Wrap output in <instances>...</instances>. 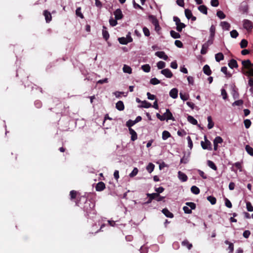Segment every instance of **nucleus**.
Listing matches in <instances>:
<instances>
[{"mask_svg": "<svg viewBox=\"0 0 253 253\" xmlns=\"http://www.w3.org/2000/svg\"><path fill=\"white\" fill-rule=\"evenodd\" d=\"M164 118H165V120L167 121L169 120H174L172 114L169 109H166V112L164 114Z\"/></svg>", "mask_w": 253, "mask_h": 253, "instance_id": "0eeeda50", "label": "nucleus"}, {"mask_svg": "<svg viewBox=\"0 0 253 253\" xmlns=\"http://www.w3.org/2000/svg\"><path fill=\"white\" fill-rule=\"evenodd\" d=\"M152 106L151 104L146 101L142 102V107L145 108H148Z\"/></svg>", "mask_w": 253, "mask_h": 253, "instance_id": "c03bdc74", "label": "nucleus"}, {"mask_svg": "<svg viewBox=\"0 0 253 253\" xmlns=\"http://www.w3.org/2000/svg\"><path fill=\"white\" fill-rule=\"evenodd\" d=\"M170 36L174 39H178L180 38V35L174 31L171 30L170 32Z\"/></svg>", "mask_w": 253, "mask_h": 253, "instance_id": "72a5a7b5", "label": "nucleus"}, {"mask_svg": "<svg viewBox=\"0 0 253 253\" xmlns=\"http://www.w3.org/2000/svg\"><path fill=\"white\" fill-rule=\"evenodd\" d=\"M211 4L213 7H217L219 4L218 0H211Z\"/></svg>", "mask_w": 253, "mask_h": 253, "instance_id": "774afa93", "label": "nucleus"}, {"mask_svg": "<svg viewBox=\"0 0 253 253\" xmlns=\"http://www.w3.org/2000/svg\"><path fill=\"white\" fill-rule=\"evenodd\" d=\"M223 142L222 138L220 136H216L213 140V143L219 144Z\"/></svg>", "mask_w": 253, "mask_h": 253, "instance_id": "09e8293b", "label": "nucleus"}, {"mask_svg": "<svg viewBox=\"0 0 253 253\" xmlns=\"http://www.w3.org/2000/svg\"><path fill=\"white\" fill-rule=\"evenodd\" d=\"M170 136V133L167 130H164L162 133V138L163 140H166Z\"/></svg>", "mask_w": 253, "mask_h": 253, "instance_id": "2f4dec72", "label": "nucleus"}, {"mask_svg": "<svg viewBox=\"0 0 253 253\" xmlns=\"http://www.w3.org/2000/svg\"><path fill=\"white\" fill-rule=\"evenodd\" d=\"M248 69V70L246 72H244V73L245 75L249 76H253V68H250Z\"/></svg>", "mask_w": 253, "mask_h": 253, "instance_id": "864d4df0", "label": "nucleus"}, {"mask_svg": "<svg viewBox=\"0 0 253 253\" xmlns=\"http://www.w3.org/2000/svg\"><path fill=\"white\" fill-rule=\"evenodd\" d=\"M187 206H184L183 210L186 213H191L192 212L191 210H194L196 208V205L192 202H187L186 203Z\"/></svg>", "mask_w": 253, "mask_h": 253, "instance_id": "f03ea898", "label": "nucleus"}, {"mask_svg": "<svg viewBox=\"0 0 253 253\" xmlns=\"http://www.w3.org/2000/svg\"><path fill=\"white\" fill-rule=\"evenodd\" d=\"M150 83L152 84L156 85L159 84L160 83V81L157 78H154L150 80Z\"/></svg>", "mask_w": 253, "mask_h": 253, "instance_id": "3c124183", "label": "nucleus"}, {"mask_svg": "<svg viewBox=\"0 0 253 253\" xmlns=\"http://www.w3.org/2000/svg\"><path fill=\"white\" fill-rule=\"evenodd\" d=\"M240 46L242 48L247 47L248 45V41L246 40L243 39L240 42Z\"/></svg>", "mask_w": 253, "mask_h": 253, "instance_id": "8fccbe9b", "label": "nucleus"}, {"mask_svg": "<svg viewBox=\"0 0 253 253\" xmlns=\"http://www.w3.org/2000/svg\"><path fill=\"white\" fill-rule=\"evenodd\" d=\"M141 69L146 73H148L150 71L151 67L149 64H145L141 66Z\"/></svg>", "mask_w": 253, "mask_h": 253, "instance_id": "f704fd0d", "label": "nucleus"}, {"mask_svg": "<svg viewBox=\"0 0 253 253\" xmlns=\"http://www.w3.org/2000/svg\"><path fill=\"white\" fill-rule=\"evenodd\" d=\"M185 27V25L183 23H179L176 25V30L178 32H181L183 28Z\"/></svg>", "mask_w": 253, "mask_h": 253, "instance_id": "79ce46f5", "label": "nucleus"}, {"mask_svg": "<svg viewBox=\"0 0 253 253\" xmlns=\"http://www.w3.org/2000/svg\"><path fill=\"white\" fill-rule=\"evenodd\" d=\"M208 165L209 167H210L212 169L215 170H216V169H217L216 166H215V165L214 164V163L213 162H212L210 160L208 161Z\"/></svg>", "mask_w": 253, "mask_h": 253, "instance_id": "58836bf2", "label": "nucleus"}, {"mask_svg": "<svg viewBox=\"0 0 253 253\" xmlns=\"http://www.w3.org/2000/svg\"><path fill=\"white\" fill-rule=\"evenodd\" d=\"M228 65L230 68L233 69L234 68H236L238 67V64L237 61L234 59H232L228 63Z\"/></svg>", "mask_w": 253, "mask_h": 253, "instance_id": "a878e982", "label": "nucleus"}, {"mask_svg": "<svg viewBox=\"0 0 253 253\" xmlns=\"http://www.w3.org/2000/svg\"><path fill=\"white\" fill-rule=\"evenodd\" d=\"M238 33L235 30H233L230 32L231 37L233 38H236L238 36Z\"/></svg>", "mask_w": 253, "mask_h": 253, "instance_id": "6e6d98bb", "label": "nucleus"}, {"mask_svg": "<svg viewBox=\"0 0 253 253\" xmlns=\"http://www.w3.org/2000/svg\"><path fill=\"white\" fill-rule=\"evenodd\" d=\"M116 108L119 111H123L124 110L125 107L124 103L122 101H119L116 104Z\"/></svg>", "mask_w": 253, "mask_h": 253, "instance_id": "6ab92c4d", "label": "nucleus"}, {"mask_svg": "<svg viewBox=\"0 0 253 253\" xmlns=\"http://www.w3.org/2000/svg\"><path fill=\"white\" fill-rule=\"evenodd\" d=\"M225 243L228 245H229V247H228V250H229V253H232L233 250H234V245L232 243H230L229 241H226L225 242Z\"/></svg>", "mask_w": 253, "mask_h": 253, "instance_id": "ea45409f", "label": "nucleus"}, {"mask_svg": "<svg viewBox=\"0 0 253 253\" xmlns=\"http://www.w3.org/2000/svg\"><path fill=\"white\" fill-rule=\"evenodd\" d=\"M148 19L154 25L158 26V21L155 16L150 15L148 16Z\"/></svg>", "mask_w": 253, "mask_h": 253, "instance_id": "f3484780", "label": "nucleus"}, {"mask_svg": "<svg viewBox=\"0 0 253 253\" xmlns=\"http://www.w3.org/2000/svg\"><path fill=\"white\" fill-rule=\"evenodd\" d=\"M245 149L249 155L253 156V148L252 147L247 145L246 146Z\"/></svg>", "mask_w": 253, "mask_h": 253, "instance_id": "c9c22d12", "label": "nucleus"}, {"mask_svg": "<svg viewBox=\"0 0 253 253\" xmlns=\"http://www.w3.org/2000/svg\"><path fill=\"white\" fill-rule=\"evenodd\" d=\"M155 55L160 58L163 59L165 60H167L168 59V56L164 51H157L155 53Z\"/></svg>", "mask_w": 253, "mask_h": 253, "instance_id": "1a4fd4ad", "label": "nucleus"}, {"mask_svg": "<svg viewBox=\"0 0 253 253\" xmlns=\"http://www.w3.org/2000/svg\"><path fill=\"white\" fill-rule=\"evenodd\" d=\"M117 20L116 18H115V19H114L113 18H110V20H109L110 24L112 26H116L117 24Z\"/></svg>", "mask_w": 253, "mask_h": 253, "instance_id": "e2e57ef3", "label": "nucleus"}, {"mask_svg": "<svg viewBox=\"0 0 253 253\" xmlns=\"http://www.w3.org/2000/svg\"><path fill=\"white\" fill-rule=\"evenodd\" d=\"M208 127L209 129L212 128L214 126V123L213 122L212 120V118L211 116H208Z\"/></svg>", "mask_w": 253, "mask_h": 253, "instance_id": "393cba45", "label": "nucleus"}, {"mask_svg": "<svg viewBox=\"0 0 253 253\" xmlns=\"http://www.w3.org/2000/svg\"><path fill=\"white\" fill-rule=\"evenodd\" d=\"M135 124V122L134 121L129 120L126 123V126L129 128L133 126Z\"/></svg>", "mask_w": 253, "mask_h": 253, "instance_id": "4d7b16f0", "label": "nucleus"}, {"mask_svg": "<svg viewBox=\"0 0 253 253\" xmlns=\"http://www.w3.org/2000/svg\"><path fill=\"white\" fill-rule=\"evenodd\" d=\"M215 58L217 62H219L221 60H223L224 55L222 53L219 52L215 54Z\"/></svg>", "mask_w": 253, "mask_h": 253, "instance_id": "cd10ccee", "label": "nucleus"}, {"mask_svg": "<svg viewBox=\"0 0 253 253\" xmlns=\"http://www.w3.org/2000/svg\"><path fill=\"white\" fill-rule=\"evenodd\" d=\"M76 13L77 16H79L81 18H84V16H83V14L81 12V7L77 8V9L76 10Z\"/></svg>", "mask_w": 253, "mask_h": 253, "instance_id": "052dcab7", "label": "nucleus"}, {"mask_svg": "<svg viewBox=\"0 0 253 253\" xmlns=\"http://www.w3.org/2000/svg\"><path fill=\"white\" fill-rule=\"evenodd\" d=\"M213 39L209 38L208 40L202 45V49L201 50V53L202 54L204 55L206 54L209 47L213 43Z\"/></svg>", "mask_w": 253, "mask_h": 253, "instance_id": "f257e3e1", "label": "nucleus"}, {"mask_svg": "<svg viewBox=\"0 0 253 253\" xmlns=\"http://www.w3.org/2000/svg\"><path fill=\"white\" fill-rule=\"evenodd\" d=\"M216 15L221 19H223L225 18L226 17L225 14L222 11L220 10H218L217 11Z\"/></svg>", "mask_w": 253, "mask_h": 253, "instance_id": "a18cd8bd", "label": "nucleus"}, {"mask_svg": "<svg viewBox=\"0 0 253 253\" xmlns=\"http://www.w3.org/2000/svg\"><path fill=\"white\" fill-rule=\"evenodd\" d=\"M198 10L202 13L207 14V7L204 5H202L198 7Z\"/></svg>", "mask_w": 253, "mask_h": 253, "instance_id": "c756f323", "label": "nucleus"}, {"mask_svg": "<svg viewBox=\"0 0 253 253\" xmlns=\"http://www.w3.org/2000/svg\"><path fill=\"white\" fill-rule=\"evenodd\" d=\"M191 191L195 194H198L200 193V189L196 186H192L191 188Z\"/></svg>", "mask_w": 253, "mask_h": 253, "instance_id": "e433bc0d", "label": "nucleus"}, {"mask_svg": "<svg viewBox=\"0 0 253 253\" xmlns=\"http://www.w3.org/2000/svg\"><path fill=\"white\" fill-rule=\"evenodd\" d=\"M187 140L188 141V146L191 149L193 147V142L191 137L189 136L187 137Z\"/></svg>", "mask_w": 253, "mask_h": 253, "instance_id": "bf43d9fd", "label": "nucleus"}, {"mask_svg": "<svg viewBox=\"0 0 253 253\" xmlns=\"http://www.w3.org/2000/svg\"><path fill=\"white\" fill-rule=\"evenodd\" d=\"M185 14L186 18L188 19H190L192 16V13L191 11L188 9H186L185 10Z\"/></svg>", "mask_w": 253, "mask_h": 253, "instance_id": "4c0bfd02", "label": "nucleus"}, {"mask_svg": "<svg viewBox=\"0 0 253 253\" xmlns=\"http://www.w3.org/2000/svg\"><path fill=\"white\" fill-rule=\"evenodd\" d=\"M221 71L225 74L227 77H230L231 76V74L227 73V68L226 67H222L221 68Z\"/></svg>", "mask_w": 253, "mask_h": 253, "instance_id": "603ef678", "label": "nucleus"}, {"mask_svg": "<svg viewBox=\"0 0 253 253\" xmlns=\"http://www.w3.org/2000/svg\"><path fill=\"white\" fill-rule=\"evenodd\" d=\"M208 200L211 203V205H214L216 203V198L212 196H209L207 197Z\"/></svg>", "mask_w": 253, "mask_h": 253, "instance_id": "a19ab883", "label": "nucleus"}, {"mask_svg": "<svg viewBox=\"0 0 253 253\" xmlns=\"http://www.w3.org/2000/svg\"><path fill=\"white\" fill-rule=\"evenodd\" d=\"M221 92L223 98L224 99H226L227 98V94L226 90L222 88Z\"/></svg>", "mask_w": 253, "mask_h": 253, "instance_id": "338daca9", "label": "nucleus"}, {"mask_svg": "<svg viewBox=\"0 0 253 253\" xmlns=\"http://www.w3.org/2000/svg\"><path fill=\"white\" fill-rule=\"evenodd\" d=\"M155 165L153 164L150 163L147 166L146 169L149 173H151L153 171Z\"/></svg>", "mask_w": 253, "mask_h": 253, "instance_id": "473e14b6", "label": "nucleus"}, {"mask_svg": "<svg viewBox=\"0 0 253 253\" xmlns=\"http://www.w3.org/2000/svg\"><path fill=\"white\" fill-rule=\"evenodd\" d=\"M187 120L189 123L193 125H197L198 123L197 121L195 119H194L193 117L191 116H188L187 117Z\"/></svg>", "mask_w": 253, "mask_h": 253, "instance_id": "7c9ffc66", "label": "nucleus"}, {"mask_svg": "<svg viewBox=\"0 0 253 253\" xmlns=\"http://www.w3.org/2000/svg\"><path fill=\"white\" fill-rule=\"evenodd\" d=\"M162 212L168 217L172 218L173 216V214L167 209H164L162 210Z\"/></svg>", "mask_w": 253, "mask_h": 253, "instance_id": "b1692460", "label": "nucleus"}, {"mask_svg": "<svg viewBox=\"0 0 253 253\" xmlns=\"http://www.w3.org/2000/svg\"><path fill=\"white\" fill-rule=\"evenodd\" d=\"M147 196L149 197V199L148 201L146 202L147 204H149L152 202V200L155 199L156 197H158V199H157V201H161L163 200L164 198V197H162L160 196L157 193H152V194H149L148 193L147 194Z\"/></svg>", "mask_w": 253, "mask_h": 253, "instance_id": "20e7f679", "label": "nucleus"}, {"mask_svg": "<svg viewBox=\"0 0 253 253\" xmlns=\"http://www.w3.org/2000/svg\"><path fill=\"white\" fill-rule=\"evenodd\" d=\"M143 32L145 36L148 37L150 35V32L149 29L146 27H144L143 28Z\"/></svg>", "mask_w": 253, "mask_h": 253, "instance_id": "69168bd1", "label": "nucleus"}, {"mask_svg": "<svg viewBox=\"0 0 253 253\" xmlns=\"http://www.w3.org/2000/svg\"><path fill=\"white\" fill-rule=\"evenodd\" d=\"M129 133L131 134V140L134 141L137 139V135L136 132L131 128H129Z\"/></svg>", "mask_w": 253, "mask_h": 253, "instance_id": "dca6fc26", "label": "nucleus"}, {"mask_svg": "<svg viewBox=\"0 0 253 253\" xmlns=\"http://www.w3.org/2000/svg\"><path fill=\"white\" fill-rule=\"evenodd\" d=\"M203 70L204 73L208 76H210L211 74L210 66L208 65H206L204 66Z\"/></svg>", "mask_w": 253, "mask_h": 253, "instance_id": "aec40b11", "label": "nucleus"}, {"mask_svg": "<svg viewBox=\"0 0 253 253\" xmlns=\"http://www.w3.org/2000/svg\"><path fill=\"white\" fill-rule=\"evenodd\" d=\"M243 26L245 29L248 31H250L252 29L253 24L250 20L245 19L243 21Z\"/></svg>", "mask_w": 253, "mask_h": 253, "instance_id": "423d86ee", "label": "nucleus"}, {"mask_svg": "<svg viewBox=\"0 0 253 253\" xmlns=\"http://www.w3.org/2000/svg\"><path fill=\"white\" fill-rule=\"evenodd\" d=\"M178 177L182 182H185L187 180V175L180 171H179L178 172Z\"/></svg>", "mask_w": 253, "mask_h": 253, "instance_id": "f8f14e48", "label": "nucleus"}, {"mask_svg": "<svg viewBox=\"0 0 253 253\" xmlns=\"http://www.w3.org/2000/svg\"><path fill=\"white\" fill-rule=\"evenodd\" d=\"M244 123L246 128H249L251 125V122L249 119H246L244 120Z\"/></svg>", "mask_w": 253, "mask_h": 253, "instance_id": "680f3d73", "label": "nucleus"}, {"mask_svg": "<svg viewBox=\"0 0 253 253\" xmlns=\"http://www.w3.org/2000/svg\"><path fill=\"white\" fill-rule=\"evenodd\" d=\"M157 67L159 69H162L166 66V63L162 61L158 62L157 64Z\"/></svg>", "mask_w": 253, "mask_h": 253, "instance_id": "37998d69", "label": "nucleus"}, {"mask_svg": "<svg viewBox=\"0 0 253 253\" xmlns=\"http://www.w3.org/2000/svg\"><path fill=\"white\" fill-rule=\"evenodd\" d=\"M242 64L243 66L247 69H249V68H251V66H252V63H251L250 60H249L242 61Z\"/></svg>", "mask_w": 253, "mask_h": 253, "instance_id": "5701e85b", "label": "nucleus"}, {"mask_svg": "<svg viewBox=\"0 0 253 253\" xmlns=\"http://www.w3.org/2000/svg\"><path fill=\"white\" fill-rule=\"evenodd\" d=\"M138 170L137 168H135L133 169V170L131 171V172L129 174V176L130 177H132L134 176H135L137 173H138Z\"/></svg>", "mask_w": 253, "mask_h": 253, "instance_id": "13d9d810", "label": "nucleus"}, {"mask_svg": "<svg viewBox=\"0 0 253 253\" xmlns=\"http://www.w3.org/2000/svg\"><path fill=\"white\" fill-rule=\"evenodd\" d=\"M215 32V28L214 26L211 25L210 29V35L209 38H211L214 40Z\"/></svg>", "mask_w": 253, "mask_h": 253, "instance_id": "a211bd4d", "label": "nucleus"}, {"mask_svg": "<svg viewBox=\"0 0 253 253\" xmlns=\"http://www.w3.org/2000/svg\"><path fill=\"white\" fill-rule=\"evenodd\" d=\"M231 94L234 99H237L239 98V94L238 92L237 89L235 86H232Z\"/></svg>", "mask_w": 253, "mask_h": 253, "instance_id": "9d476101", "label": "nucleus"}, {"mask_svg": "<svg viewBox=\"0 0 253 253\" xmlns=\"http://www.w3.org/2000/svg\"><path fill=\"white\" fill-rule=\"evenodd\" d=\"M102 36L105 40H107L109 38V34L108 31L106 30V28L105 26L103 27Z\"/></svg>", "mask_w": 253, "mask_h": 253, "instance_id": "4be33fe9", "label": "nucleus"}, {"mask_svg": "<svg viewBox=\"0 0 253 253\" xmlns=\"http://www.w3.org/2000/svg\"><path fill=\"white\" fill-rule=\"evenodd\" d=\"M94 207V205L93 203L86 202L85 206H84V210L88 215L92 213L95 214V211L93 209Z\"/></svg>", "mask_w": 253, "mask_h": 253, "instance_id": "7ed1b4c3", "label": "nucleus"}, {"mask_svg": "<svg viewBox=\"0 0 253 253\" xmlns=\"http://www.w3.org/2000/svg\"><path fill=\"white\" fill-rule=\"evenodd\" d=\"M180 97V98L183 100V101H185L188 99L189 96L186 93H182V92H180L179 93Z\"/></svg>", "mask_w": 253, "mask_h": 253, "instance_id": "49530a36", "label": "nucleus"}, {"mask_svg": "<svg viewBox=\"0 0 253 253\" xmlns=\"http://www.w3.org/2000/svg\"><path fill=\"white\" fill-rule=\"evenodd\" d=\"M169 95L173 99H175L178 96V89L176 88H172L169 92Z\"/></svg>", "mask_w": 253, "mask_h": 253, "instance_id": "ddd939ff", "label": "nucleus"}, {"mask_svg": "<svg viewBox=\"0 0 253 253\" xmlns=\"http://www.w3.org/2000/svg\"><path fill=\"white\" fill-rule=\"evenodd\" d=\"M220 26L222 27V29L225 30H229L230 28V24L226 21L221 22Z\"/></svg>", "mask_w": 253, "mask_h": 253, "instance_id": "412c9836", "label": "nucleus"}, {"mask_svg": "<svg viewBox=\"0 0 253 253\" xmlns=\"http://www.w3.org/2000/svg\"><path fill=\"white\" fill-rule=\"evenodd\" d=\"M43 15L45 17L47 23L49 22L51 20L52 17L51 13L47 10H45L43 11Z\"/></svg>", "mask_w": 253, "mask_h": 253, "instance_id": "4468645a", "label": "nucleus"}, {"mask_svg": "<svg viewBox=\"0 0 253 253\" xmlns=\"http://www.w3.org/2000/svg\"><path fill=\"white\" fill-rule=\"evenodd\" d=\"M181 244L183 246L186 247L188 250H190L192 247V244L190 243L187 240H184Z\"/></svg>", "mask_w": 253, "mask_h": 253, "instance_id": "c85d7f7f", "label": "nucleus"}, {"mask_svg": "<svg viewBox=\"0 0 253 253\" xmlns=\"http://www.w3.org/2000/svg\"><path fill=\"white\" fill-rule=\"evenodd\" d=\"M243 104V101L242 100H238L235 101L233 103L232 105L233 106H241Z\"/></svg>", "mask_w": 253, "mask_h": 253, "instance_id": "0e129e2a", "label": "nucleus"}, {"mask_svg": "<svg viewBox=\"0 0 253 253\" xmlns=\"http://www.w3.org/2000/svg\"><path fill=\"white\" fill-rule=\"evenodd\" d=\"M205 141H201V144L203 149L211 150V142L207 139L206 136H205Z\"/></svg>", "mask_w": 253, "mask_h": 253, "instance_id": "39448f33", "label": "nucleus"}, {"mask_svg": "<svg viewBox=\"0 0 253 253\" xmlns=\"http://www.w3.org/2000/svg\"><path fill=\"white\" fill-rule=\"evenodd\" d=\"M161 73L168 78H171L173 75L172 72L169 69H163L161 71Z\"/></svg>", "mask_w": 253, "mask_h": 253, "instance_id": "6e6552de", "label": "nucleus"}, {"mask_svg": "<svg viewBox=\"0 0 253 253\" xmlns=\"http://www.w3.org/2000/svg\"><path fill=\"white\" fill-rule=\"evenodd\" d=\"M118 41L122 44H126L128 43L125 37L119 38Z\"/></svg>", "mask_w": 253, "mask_h": 253, "instance_id": "5fc2aeb1", "label": "nucleus"}, {"mask_svg": "<svg viewBox=\"0 0 253 253\" xmlns=\"http://www.w3.org/2000/svg\"><path fill=\"white\" fill-rule=\"evenodd\" d=\"M123 71L125 73L131 74L132 69L129 66L124 65L123 68Z\"/></svg>", "mask_w": 253, "mask_h": 253, "instance_id": "bb28decb", "label": "nucleus"}, {"mask_svg": "<svg viewBox=\"0 0 253 253\" xmlns=\"http://www.w3.org/2000/svg\"><path fill=\"white\" fill-rule=\"evenodd\" d=\"M246 208L249 211H253V206L250 202H246Z\"/></svg>", "mask_w": 253, "mask_h": 253, "instance_id": "de8ad7c7", "label": "nucleus"}, {"mask_svg": "<svg viewBox=\"0 0 253 253\" xmlns=\"http://www.w3.org/2000/svg\"><path fill=\"white\" fill-rule=\"evenodd\" d=\"M114 15L117 20H120L123 17V14L120 9H117L114 11Z\"/></svg>", "mask_w": 253, "mask_h": 253, "instance_id": "9b49d317", "label": "nucleus"}, {"mask_svg": "<svg viewBox=\"0 0 253 253\" xmlns=\"http://www.w3.org/2000/svg\"><path fill=\"white\" fill-rule=\"evenodd\" d=\"M105 188V185L103 182H98L95 187L96 190L97 191H101L104 190Z\"/></svg>", "mask_w": 253, "mask_h": 253, "instance_id": "2eb2a0df", "label": "nucleus"}]
</instances>
